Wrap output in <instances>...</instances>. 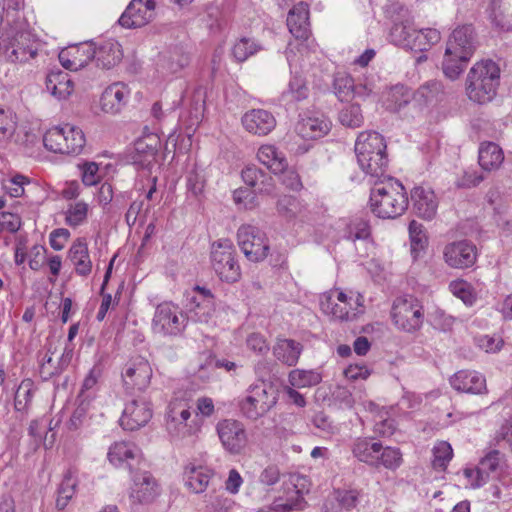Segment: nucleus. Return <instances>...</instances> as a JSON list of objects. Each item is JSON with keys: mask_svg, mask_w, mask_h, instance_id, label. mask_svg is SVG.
Instances as JSON below:
<instances>
[{"mask_svg": "<svg viewBox=\"0 0 512 512\" xmlns=\"http://www.w3.org/2000/svg\"><path fill=\"white\" fill-rule=\"evenodd\" d=\"M475 50L476 41L472 26L457 27L447 42L442 62V70L445 76L451 80H456L463 72L466 63Z\"/></svg>", "mask_w": 512, "mask_h": 512, "instance_id": "f257e3e1", "label": "nucleus"}, {"mask_svg": "<svg viewBox=\"0 0 512 512\" xmlns=\"http://www.w3.org/2000/svg\"><path fill=\"white\" fill-rule=\"evenodd\" d=\"M386 143L381 134L375 131L361 132L355 143V153L360 168L366 175L381 178L388 166Z\"/></svg>", "mask_w": 512, "mask_h": 512, "instance_id": "f03ea898", "label": "nucleus"}, {"mask_svg": "<svg viewBox=\"0 0 512 512\" xmlns=\"http://www.w3.org/2000/svg\"><path fill=\"white\" fill-rule=\"evenodd\" d=\"M500 80V68L490 59L476 62L466 78V94L478 104L490 102L497 93Z\"/></svg>", "mask_w": 512, "mask_h": 512, "instance_id": "7ed1b4c3", "label": "nucleus"}, {"mask_svg": "<svg viewBox=\"0 0 512 512\" xmlns=\"http://www.w3.org/2000/svg\"><path fill=\"white\" fill-rule=\"evenodd\" d=\"M407 207L408 198L400 182L389 179L371 189L370 208L377 217L393 219L401 216Z\"/></svg>", "mask_w": 512, "mask_h": 512, "instance_id": "20e7f679", "label": "nucleus"}, {"mask_svg": "<svg viewBox=\"0 0 512 512\" xmlns=\"http://www.w3.org/2000/svg\"><path fill=\"white\" fill-rule=\"evenodd\" d=\"M321 311L340 321H353L364 313V297L353 291L335 289L320 297Z\"/></svg>", "mask_w": 512, "mask_h": 512, "instance_id": "39448f33", "label": "nucleus"}, {"mask_svg": "<svg viewBox=\"0 0 512 512\" xmlns=\"http://www.w3.org/2000/svg\"><path fill=\"white\" fill-rule=\"evenodd\" d=\"M0 55L12 63H24L37 55L31 34L15 25H6L0 32Z\"/></svg>", "mask_w": 512, "mask_h": 512, "instance_id": "423d86ee", "label": "nucleus"}, {"mask_svg": "<svg viewBox=\"0 0 512 512\" xmlns=\"http://www.w3.org/2000/svg\"><path fill=\"white\" fill-rule=\"evenodd\" d=\"M276 403L277 396L272 386L261 381L247 388L238 406L245 419L255 422L265 417Z\"/></svg>", "mask_w": 512, "mask_h": 512, "instance_id": "0eeeda50", "label": "nucleus"}, {"mask_svg": "<svg viewBox=\"0 0 512 512\" xmlns=\"http://www.w3.org/2000/svg\"><path fill=\"white\" fill-rule=\"evenodd\" d=\"M391 42L399 47L417 52H425L441 39V34L433 28L415 29L409 23H394L390 30Z\"/></svg>", "mask_w": 512, "mask_h": 512, "instance_id": "6e6552de", "label": "nucleus"}, {"mask_svg": "<svg viewBox=\"0 0 512 512\" xmlns=\"http://www.w3.org/2000/svg\"><path fill=\"white\" fill-rule=\"evenodd\" d=\"M391 318L397 329L406 333H415L423 325L424 307L414 296L397 297L392 305Z\"/></svg>", "mask_w": 512, "mask_h": 512, "instance_id": "1a4fd4ad", "label": "nucleus"}, {"mask_svg": "<svg viewBox=\"0 0 512 512\" xmlns=\"http://www.w3.org/2000/svg\"><path fill=\"white\" fill-rule=\"evenodd\" d=\"M211 264L220 280L235 283L241 277L236 250L229 240H220L212 245Z\"/></svg>", "mask_w": 512, "mask_h": 512, "instance_id": "9d476101", "label": "nucleus"}, {"mask_svg": "<svg viewBox=\"0 0 512 512\" xmlns=\"http://www.w3.org/2000/svg\"><path fill=\"white\" fill-rule=\"evenodd\" d=\"M237 240L245 257L251 262L263 261L270 250L266 234L258 227L243 224L237 231Z\"/></svg>", "mask_w": 512, "mask_h": 512, "instance_id": "9b49d317", "label": "nucleus"}, {"mask_svg": "<svg viewBox=\"0 0 512 512\" xmlns=\"http://www.w3.org/2000/svg\"><path fill=\"white\" fill-rule=\"evenodd\" d=\"M216 432L223 449L230 455L242 454L248 444V435L244 424L237 419H223L216 425Z\"/></svg>", "mask_w": 512, "mask_h": 512, "instance_id": "f8f14e48", "label": "nucleus"}, {"mask_svg": "<svg viewBox=\"0 0 512 512\" xmlns=\"http://www.w3.org/2000/svg\"><path fill=\"white\" fill-rule=\"evenodd\" d=\"M443 260L453 269L472 267L477 260V248L468 240L453 241L443 248Z\"/></svg>", "mask_w": 512, "mask_h": 512, "instance_id": "ddd939ff", "label": "nucleus"}, {"mask_svg": "<svg viewBox=\"0 0 512 512\" xmlns=\"http://www.w3.org/2000/svg\"><path fill=\"white\" fill-rule=\"evenodd\" d=\"M152 377V369L149 362L136 357L130 360L122 372V380L127 391H143L149 384Z\"/></svg>", "mask_w": 512, "mask_h": 512, "instance_id": "4468645a", "label": "nucleus"}, {"mask_svg": "<svg viewBox=\"0 0 512 512\" xmlns=\"http://www.w3.org/2000/svg\"><path fill=\"white\" fill-rule=\"evenodd\" d=\"M304 480L298 475H290L282 481L283 495L275 498L272 510L275 512H290L302 510L304 507L303 490L298 483Z\"/></svg>", "mask_w": 512, "mask_h": 512, "instance_id": "2eb2a0df", "label": "nucleus"}, {"mask_svg": "<svg viewBox=\"0 0 512 512\" xmlns=\"http://www.w3.org/2000/svg\"><path fill=\"white\" fill-rule=\"evenodd\" d=\"M453 94L452 87L445 86L442 81L434 79L422 84L413 93V99L421 106L434 108L445 105Z\"/></svg>", "mask_w": 512, "mask_h": 512, "instance_id": "dca6fc26", "label": "nucleus"}, {"mask_svg": "<svg viewBox=\"0 0 512 512\" xmlns=\"http://www.w3.org/2000/svg\"><path fill=\"white\" fill-rule=\"evenodd\" d=\"M155 7L154 0H131L118 22L128 29L143 27L152 19Z\"/></svg>", "mask_w": 512, "mask_h": 512, "instance_id": "f3484780", "label": "nucleus"}, {"mask_svg": "<svg viewBox=\"0 0 512 512\" xmlns=\"http://www.w3.org/2000/svg\"><path fill=\"white\" fill-rule=\"evenodd\" d=\"M333 90L340 101L353 98L366 99L373 91V86L361 81L356 82L350 75L338 73L333 81Z\"/></svg>", "mask_w": 512, "mask_h": 512, "instance_id": "a211bd4d", "label": "nucleus"}, {"mask_svg": "<svg viewBox=\"0 0 512 512\" xmlns=\"http://www.w3.org/2000/svg\"><path fill=\"white\" fill-rule=\"evenodd\" d=\"M152 417V409L144 400H132L126 404L119 420L124 430L134 431L145 426Z\"/></svg>", "mask_w": 512, "mask_h": 512, "instance_id": "6ab92c4d", "label": "nucleus"}, {"mask_svg": "<svg viewBox=\"0 0 512 512\" xmlns=\"http://www.w3.org/2000/svg\"><path fill=\"white\" fill-rule=\"evenodd\" d=\"M95 48L88 43L75 45L59 53L61 65L68 70L77 71L85 67L94 57Z\"/></svg>", "mask_w": 512, "mask_h": 512, "instance_id": "aec40b11", "label": "nucleus"}, {"mask_svg": "<svg viewBox=\"0 0 512 512\" xmlns=\"http://www.w3.org/2000/svg\"><path fill=\"white\" fill-rule=\"evenodd\" d=\"M130 96L129 87L123 82H116L109 85L100 98L101 109L105 113L117 114L127 104Z\"/></svg>", "mask_w": 512, "mask_h": 512, "instance_id": "412c9836", "label": "nucleus"}, {"mask_svg": "<svg viewBox=\"0 0 512 512\" xmlns=\"http://www.w3.org/2000/svg\"><path fill=\"white\" fill-rule=\"evenodd\" d=\"M411 201L417 216L431 220L436 215L438 200L432 189L422 186L413 188L411 191Z\"/></svg>", "mask_w": 512, "mask_h": 512, "instance_id": "4be33fe9", "label": "nucleus"}, {"mask_svg": "<svg viewBox=\"0 0 512 512\" xmlns=\"http://www.w3.org/2000/svg\"><path fill=\"white\" fill-rule=\"evenodd\" d=\"M242 124L249 133L265 136L275 128L276 119L267 110L252 109L243 115Z\"/></svg>", "mask_w": 512, "mask_h": 512, "instance_id": "5701e85b", "label": "nucleus"}, {"mask_svg": "<svg viewBox=\"0 0 512 512\" xmlns=\"http://www.w3.org/2000/svg\"><path fill=\"white\" fill-rule=\"evenodd\" d=\"M450 384L462 393L484 394L487 392L485 377L476 371H458L450 378Z\"/></svg>", "mask_w": 512, "mask_h": 512, "instance_id": "b1692460", "label": "nucleus"}, {"mask_svg": "<svg viewBox=\"0 0 512 512\" xmlns=\"http://www.w3.org/2000/svg\"><path fill=\"white\" fill-rule=\"evenodd\" d=\"M188 307L199 316V320L206 321L214 311V295L210 289L196 285L187 293Z\"/></svg>", "mask_w": 512, "mask_h": 512, "instance_id": "393cba45", "label": "nucleus"}, {"mask_svg": "<svg viewBox=\"0 0 512 512\" xmlns=\"http://www.w3.org/2000/svg\"><path fill=\"white\" fill-rule=\"evenodd\" d=\"M287 27L289 32L298 40H307L311 34L309 23V7L305 2H299L288 13Z\"/></svg>", "mask_w": 512, "mask_h": 512, "instance_id": "a878e982", "label": "nucleus"}, {"mask_svg": "<svg viewBox=\"0 0 512 512\" xmlns=\"http://www.w3.org/2000/svg\"><path fill=\"white\" fill-rule=\"evenodd\" d=\"M159 147L160 135L148 132V128L145 127L143 135L134 143L135 152L139 156L137 160L143 166L150 167L157 162Z\"/></svg>", "mask_w": 512, "mask_h": 512, "instance_id": "bb28decb", "label": "nucleus"}, {"mask_svg": "<svg viewBox=\"0 0 512 512\" xmlns=\"http://www.w3.org/2000/svg\"><path fill=\"white\" fill-rule=\"evenodd\" d=\"M157 482L152 475L144 471L133 476L130 498L134 502L149 503L156 497Z\"/></svg>", "mask_w": 512, "mask_h": 512, "instance_id": "cd10ccee", "label": "nucleus"}, {"mask_svg": "<svg viewBox=\"0 0 512 512\" xmlns=\"http://www.w3.org/2000/svg\"><path fill=\"white\" fill-rule=\"evenodd\" d=\"M185 486L193 493H203L211 478L214 476L213 470L202 465L188 464L184 468Z\"/></svg>", "mask_w": 512, "mask_h": 512, "instance_id": "c85d7f7f", "label": "nucleus"}, {"mask_svg": "<svg viewBox=\"0 0 512 512\" xmlns=\"http://www.w3.org/2000/svg\"><path fill=\"white\" fill-rule=\"evenodd\" d=\"M241 176L246 185L260 194L270 195L274 192L275 184L272 176L254 165L243 169Z\"/></svg>", "mask_w": 512, "mask_h": 512, "instance_id": "c756f323", "label": "nucleus"}, {"mask_svg": "<svg viewBox=\"0 0 512 512\" xmlns=\"http://www.w3.org/2000/svg\"><path fill=\"white\" fill-rule=\"evenodd\" d=\"M272 351L278 361L291 367L297 364L303 351V345L293 339L278 338Z\"/></svg>", "mask_w": 512, "mask_h": 512, "instance_id": "7c9ffc66", "label": "nucleus"}, {"mask_svg": "<svg viewBox=\"0 0 512 512\" xmlns=\"http://www.w3.org/2000/svg\"><path fill=\"white\" fill-rule=\"evenodd\" d=\"M187 324L183 312L171 303H162V330L169 335L181 334Z\"/></svg>", "mask_w": 512, "mask_h": 512, "instance_id": "2f4dec72", "label": "nucleus"}, {"mask_svg": "<svg viewBox=\"0 0 512 512\" xmlns=\"http://www.w3.org/2000/svg\"><path fill=\"white\" fill-rule=\"evenodd\" d=\"M123 57L121 45L114 40L102 42L98 48H95V59L97 66L104 69H110L117 65Z\"/></svg>", "mask_w": 512, "mask_h": 512, "instance_id": "473e14b6", "label": "nucleus"}, {"mask_svg": "<svg viewBox=\"0 0 512 512\" xmlns=\"http://www.w3.org/2000/svg\"><path fill=\"white\" fill-rule=\"evenodd\" d=\"M380 449V442L367 437L357 438L351 447L352 454L355 458L373 467L377 465Z\"/></svg>", "mask_w": 512, "mask_h": 512, "instance_id": "72a5a7b5", "label": "nucleus"}, {"mask_svg": "<svg viewBox=\"0 0 512 512\" xmlns=\"http://www.w3.org/2000/svg\"><path fill=\"white\" fill-rule=\"evenodd\" d=\"M68 259L79 276H88L92 271V261L89 256L87 243L77 240L70 247Z\"/></svg>", "mask_w": 512, "mask_h": 512, "instance_id": "f704fd0d", "label": "nucleus"}, {"mask_svg": "<svg viewBox=\"0 0 512 512\" xmlns=\"http://www.w3.org/2000/svg\"><path fill=\"white\" fill-rule=\"evenodd\" d=\"M295 130L303 139H317L328 133L330 125L323 118L306 117L297 122Z\"/></svg>", "mask_w": 512, "mask_h": 512, "instance_id": "c9c22d12", "label": "nucleus"}, {"mask_svg": "<svg viewBox=\"0 0 512 512\" xmlns=\"http://www.w3.org/2000/svg\"><path fill=\"white\" fill-rule=\"evenodd\" d=\"M257 158L274 174H278L279 171L285 170L288 166L285 154L271 144L262 145L258 149Z\"/></svg>", "mask_w": 512, "mask_h": 512, "instance_id": "e433bc0d", "label": "nucleus"}, {"mask_svg": "<svg viewBox=\"0 0 512 512\" xmlns=\"http://www.w3.org/2000/svg\"><path fill=\"white\" fill-rule=\"evenodd\" d=\"M46 88L58 99H65L73 91V82L67 72L51 71L46 77Z\"/></svg>", "mask_w": 512, "mask_h": 512, "instance_id": "4c0bfd02", "label": "nucleus"}, {"mask_svg": "<svg viewBox=\"0 0 512 512\" xmlns=\"http://www.w3.org/2000/svg\"><path fill=\"white\" fill-rule=\"evenodd\" d=\"M504 160L502 149L493 142H485L480 145L478 162L485 171L497 170Z\"/></svg>", "mask_w": 512, "mask_h": 512, "instance_id": "58836bf2", "label": "nucleus"}, {"mask_svg": "<svg viewBox=\"0 0 512 512\" xmlns=\"http://www.w3.org/2000/svg\"><path fill=\"white\" fill-rule=\"evenodd\" d=\"M139 455V449L132 443L119 441L113 443L108 450V460L111 464L118 467L127 463L129 467L130 460H134Z\"/></svg>", "mask_w": 512, "mask_h": 512, "instance_id": "ea45409f", "label": "nucleus"}, {"mask_svg": "<svg viewBox=\"0 0 512 512\" xmlns=\"http://www.w3.org/2000/svg\"><path fill=\"white\" fill-rule=\"evenodd\" d=\"M305 210V205L298 198L291 195H282L276 202L278 215L287 221L294 220L303 215Z\"/></svg>", "mask_w": 512, "mask_h": 512, "instance_id": "a19ab883", "label": "nucleus"}, {"mask_svg": "<svg viewBox=\"0 0 512 512\" xmlns=\"http://www.w3.org/2000/svg\"><path fill=\"white\" fill-rule=\"evenodd\" d=\"M78 480L76 471L73 469L67 470L57 490L56 507L63 510L73 498Z\"/></svg>", "mask_w": 512, "mask_h": 512, "instance_id": "79ce46f5", "label": "nucleus"}, {"mask_svg": "<svg viewBox=\"0 0 512 512\" xmlns=\"http://www.w3.org/2000/svg\"><path fill=\"white\" fill-rule=\"evenodd\" d=\"M53 354L54 352L50 345L44 354L40 352L38 355L40 358L39 375L44 381L60 375L64 370L63 364L53 359Z\"/></svg>", "mask_w": 512, "mask_h": 512, "instance_id": "37998d69", "label": "nucleus"}, {"mask_svg": "<svg viewBox=\"0 0 512 512\" xmlns=\"http://www.w3.org/2000/svg\"><path fill=\"white\" fill-rule=\"evenodd\" d=\"M187 421L188 420L166 421V432L171 443L175 445L182 444L184 440L194 435L195 429H193Z\"/></svg>", "mask_w": 512, "mask_h": 512, "instance_id": "c03bdc74", "label": "nucleus"}, {"mask_svg": "<svg viewBox=\"0 0 512 512\" xmlns=\"http://www.w3.org/2000/svg\"><path fill=\"white\" fill-rule=\"evenodd\" d=\"M64 134L65 125L56 126L47 130L43 136V144L45 148L54 153L64 154V151H68Z\"/></svg>", "mask_w": 512, "mask_h": 512, "instance_id": "a18cd8bd", "label": "nucleus"}, {"mask_svg": "<svg viewBox=\"0 0 512 512\" xmlns=\"http://www.w3.org/2000/svg\"><path fill=\"white\" fill-rule=\"evenodd\" d=\"M262 50L260 43L252 38L242 37L232 47V55L237 62H244Z\"/></svg>", "mask_w": 512, "mask_h": 512, "instance_id": "49530a36", "label": "nucleus"}, {"mask_svg": "<svg viewBox=\"0 0 512 512\" xmlns=\"http://www.w3.org/2000/svg\"><path fill=\"white\" fill-rule=\"evenodd\" d=\"M408 230L411 242V252L416 258L420 252L426 249L428 245V237L426 235L424 226L416 220H412L409 223Z\"/></svg>", "mask_w": 512, "mask_h": 512, "instance_id": "de8ad7c7", "label": "nucleus"}, {"mask_svg": "<svg viewBox=\"0 0 512 512\" xmlns=\"http://www.w3.org/2000/svg\"><path fill=\"white\" fill-rule=\"evenodd\" d=\"M411 97L412 94L409 88L404 85H395L388 93L387 108L393 112H398L410 102Z\"/></svg>", "mask_w": 512, "mask_h": 512, "instance_id": "09e8293b", "label": "nucleus"}, {"mask_svg": "<svg viewBox=\"0 0 512 512\" xmlns=\"http://www.w3.org/2000/svg\"><path fill=\"white\" fill-rule=\"evenodd\" d=\"M64 136L66 138V146H68V151H64V154L78 155L82 152L86 139L81 129L70 124H65Z\"/></svg>", "mask_w": 512, "mask_h": 512, "instance_id": "8fccbe9b", "label": "nucleus"}, {"mask_svg": "<svg viewBox=\"0 0 512 512\" xmlns=\"http://www.w3.org/2000/svg\"><path fill=\"white\" fill-rule=\"evenodd\" d=\"M321 380V374L315 370L296 369L289 373V383L298 388L315 386Z\"/></svg>", "mask_w": 512, "mask_h": 512, "instance_id": "3c124183", "label": "nucleus"}, {"mask_svg": "<svg viewBox=\"0 0 512 512\" xmlns=\"http://www.w3.org/2000/svg\"><path fill=\"white\" fill-rule=\"evenodd\" d=\"M402 463V453L399 448L381 445V449L378 454L377 465L374 467H384L386 469L395 470Z\"/></svg>", "mask_w": 512, "mask_h": 512, "instance_id": "603ef678", "label": "nucleus"}, {"mask_svg": "<svg viewBox=\"0 0 512 512\" xmlns=\"http://www.w3.org/2000/svg\"><path fill=\"white\" fill-rule=\"evenodd\" d=\"M190 409L187 399L176 397L167 406L166 421L188 420L191 417Z\"/></svg>", "mask_w": 512, "mask_h": 512, "instance_id": "864d4df0", "label": "nucleus"}, {"mask_svg": "<svg viewBox=\"0 0 512 512\" xmlns=\"http://www.w3.org/2000/svg\"><path fill=\"white\" fill-rule=\"evenodd\" d=\"M87 214L88 204L83 201L72 203L65 212V222L71 227H78L86 221Z\"/></svg>", "mask_w": 512, "mask_h": 512, "instance_id": "5fc2aeb1", "label": "nucleus"}, {"mask_svg": "<svg viewBox=\"0 0 512 512\" xmlns=\"http://www.w3.org/2000/svg\"><path fill=\"white\" fill-rule=\"evenodd\" d=\"M433 456V468L437 470H445L453 457V449L446 441L438 442L433 448Z\"/></svg>", "mask_w": 512, "mask_h": 512, "instance_id": "6e6d98bb", "label": "nucleus"}, {"mask_svg": "<svg viewBox=\"0 0 512 512\" xmlns=\"http://www.w3.org/2000/svg\"><path fill=\"white\" fill-rule=\"evenodd\" d=\"M339 121L350 128H358L363 124L364 117L358 104H352L339 112Z\"/></svg>", "mask_w": 512, "mask_h": 512, "instance_id": "4d7b16f0", "label": "nucleus"}, {"mask_svg": "<svg viewBox=\"0 0 512 512\" xmlns=\"http://www.w3.org/2000/svg\"><path fill=\"white\" fill-rule=\"evenodd\" d=\"M46 424L47 420L44 418L32 420L30 422L28 434L32 438L31 445L34 451L37 450L42 443L44 444L45 448H48L46 444Z\"/></svg>", "mask_w": 512, "mask_h": 512, "instance_id": "13d9d810", "label": "nucleus"}, {"mask_svg": "<svg viewBox=\"0 0 512 512\" xmlns=\"http://www.w3.org/2000/svg\"><path fill=\"white\" fill-rule=\"evenodd\" d=\"M189 56L182 48L175 47L169 51L166 57V69L171 74H176L189 64Z\"/></svg>", "mask_w": 512, "mask_h": 512, "instance_id": "bf43d9fd", "label": "nucleus"}, {"mask_svg": "<svg viewBox=\"0 0 512 512\" xmlns=\"http://www.w3.org/2000/svg\"><path fill=\"white\" fill-rule=\"evenodd\" d=\"M32 387L33 383L30 379H25L20 383L15 393L14 405L16 410L23 411L29 406L33 397Z\"/></svg>", "mask_w": 512, "mask_h": 512, "instance_id": "052dcab7", "label": "nucleus"}, {"mask_svg": "<svg viewBox=\"0 0 512 512\" xmlns=\"http://www.w3.org/2000/svg\"><path fill=\"white\" fill-rule=\"evenodd\" d=\"M449 288L453 295L461 299L466 305L471 306L474 304L476 294L468 282L464 280L453 281L450 283Z\"/></svg>", "mask_w": 512, "mask_h": 512, "instance_id": "680f3d73", "label": "nucleus"}, {"mask_svg": "<svg viewBox=\"0 0 512 512\" xmlns=\"http://www.w3.org/2000/svg\"><path fill=\"white\" fill-rule=\"evenodd\" d=\"M503 461V455L498 450L489 451L481 460L479 461L478 468L482 472L486 479L488 480L489 474L492 472H496L500 467V464Z\"/></svg>", "mask_w": 512, "mask_h": 512, "instance_id": "e2e57ef3", "label": "nucleus"}, {"mask_svg": "<svg viewBox=\"0 0 512 512\" xmlns=\"http://www.w3.org/2000/svg\"><path fill=\"white\" fill-rule=\"evenodd\" d=\"M370 236V226L363 218H354L347 225V237L353 241L364 240Z\"/></svg>", "mask_w": 512, "mask_h": 512, "instance_id": "0e129e2a", "label": "nucleus"}, {"mask_svg": "<svg viewBox=\"0 0 512 512\" xmlns=\"http://www.w3.org/2000/svg\"><path fill=\"white\" fill-rule=\"evenodd\" d=\"M205 110V90L201 87L195 89L192 96V107L190 110L191 125L200 123Z\"/></svg>", "mask_w": 512, "mask_h": 512, "instance_id": "69168bd1", "label": "nucleus"}, {"mask_svg": "<svg viewBox=\"0 0 512 512\" xmlns=\"http://www.w3.org/2000/svg\"><path fill=\"white\" fill-rule=\"evenodd\" d=\"M256 193L254 190L239 188L234 191L233 199L241 209L253 210L258 206Z\"/></svg>", "mask_w": 512, "mask_h": 512, "instance_id": "338daca9", "label": "nucleus"}, {"mask_svg": "<svg viewBox=\"0 0 512 512\" xmlns=\"http://www.w3.org/2000/svg\"><path fill=\"white\" fill-rule=\"evenodd\" d=\"M359 493L356 490H336L333 498L344 509L350 510L357 505Z\"/></svg>", "mask_w": 512, "mask_h": 512, "instance_id": "774afa93", "label": "nucleus"}]
</instances>
